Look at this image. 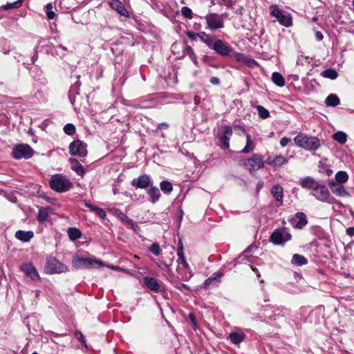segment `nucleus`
Segmentation results:
<instances>
[{
    "label": "nucleus",
    "mask_w": 354,
    "mask_h": 354,
    "mask_svg": "<svg viewBox=\"0 0 354 354\" xmlns=\"http://www.w3.org/2000/svg\"><path fill=\"white\" fill-rule=\"evenodd\" d=\"M295 144L307 151H315L321 146L320 140L315 136L299 133L294 138Z\"/></svg>",
    "instance_id": "nucleus-1"
},
{
    "label": "nucleus",
    "mask_w": 354,
    "mask_h": 354,
    "mask_svg": "<svg viewBox=\"0 0 354 354\" xmlns=\"http://www.w3.org/2000/svg\"><path fill=\"white\" fill-rule=\"evenodd\" d=\"M218 55L223 57L234 55L238 61H245L246 57L240 53L234 52L232 47L223 40L218 39L213 49Z\"/></svg>",
    "instance_id": "nucleus-2"
},
{
    "label": "nucleus",
    "mask_w": 354,
    "mask_h": 354,
    "mask_svg": "<svg viewBox=\"0 0 354 354\" xmlns=\"http://www.w3.org/2000/svg\"><path fill=\"white\" fill-rule=\"evenodd\" d=\"M72 265L77 269H85L91 268H100L104 264L100 260L95 258H82L75 257L73 258Z\"/></svg>",
    "instance_id": "nucleus-3"
},
{
    "label": "nucleus",
    "mask_w": 354,
    "mask_h": 354,
    "mask_svg": "<svg viewBox=\"0 0 354 354\" xmlns=\"http://www.w3.org/2000/svg\"><path fill=\"white\" fill-rule=\"evenodd\" d=\"M310 194L317 200L324 203L332 204L335 200L333 197L330 196V192L326 186L319 183H318L313 188Z\"/></svg>",
    "instance_id": "nucleus-4"
},
{
    "label": "nucleus",
    "mask_w": 354,
    "mask_h": 354,
    "mask_svg": "<svg viewBox=\"0 0 354 354\" xmlns=\"http://www.w3.org/2000/svg\"><path fill=\"white\" fill-rule=\"evenodd\" d=\"M50 186L57 192H65L71 188V183L64 176L55 174L51 177Z\"/></svg>",
    "instance_id": "nucleus-5"
},
{
    "label": "nucleus",
    "mask_w": 354,
    "mask_h": 354,
    "mask_svg": "<svg viewBox=\"0 0 354 354\" xmlns=\"http://www.w3.org/2000/svg\"><path fill=\"white\" fill-rule=\"evenodd\" d=\"M270 14L275 17L279 23L285 27H290L292 24V19L288 12L280 9L277 6L271 7Z\"/></svg>",
    "instance_id": "nucleus-6"
},
{
    "label": "nucleus",
    "mask_w": 354,
    "mask_h": 354,
    "mask_svg": "<svg viewBox=\"0 0 354 354\" xmlns=\"http://www.w3.org/2000/svg\"><path fill=\"white\" fill-rule=\"evenodd\" d=\"M243 165L250 173L252 174L264 167L263 156L260 154L254 153L252 157L244 160Z\"/></svg>",
    "instance_id": "nucleus-7"
},
{
    "label": "nucleus",
    "mask_w": 354,
    "mask_h": 354,
    "mask_svg": "<svg viewBox=\"0 0 354 354\" xmlns=\"http://www.w3.org/2000/svg\"><path fill=\"white\" fill-rule=\"evenodd\" d=\"M46 272L50 274L66 272L67 266L59 262L56 258L50 257L46 260Z\"/></svg>",
    "instance_id": "nucleus-8"
},
{
    "label": "nucleus",
    "mask_w": 354,
    "mask_h": 354,
    "mask_svg": "<svg viewBox=\"0 0 354 354\" xmlns=\"http://www.w3.org/2000/svg\"><path fill=\"white\" fill-rule=\"evenodd\" d=\"M207 28L212 31H216L224 27V18L223 15L209 13L205 17Z\"/></svg>",
    "instance_id": "nucleus-9"
},
{
    "label": "nucleus",
    "mask_w": 354,
    "mask_h": 354,
    "mask_svg": "<svg viewBox=\"0 0 354 354\" xmlns=\"http://www.w3.org/2000/svg\"><path fill=\"white\" fill-rule=\"evenodd\" d=\"M232 129L230 126L223 125L218 131L217 136L221 142V148L227 149L230 147V140L232 136Z\"/></svg>",
    "instance_id": "nucleus-10"
},
{
    "label": "nucleus",
    "mask_w": 354,
    "mask_h": 354,
    "mask_svg": "<svg viewBox=\"0 0 354 354\" xmlns=\"http://www.w3.org/2000/svg\"><path fill=\"white\" fill-rule=\"evenodd\" d=\"M33 152V149L28 145L20 144L13 148L12 156L16 160L28 159L32 156Z\"/></svg>",
    "instance_id": "nucleus-11"
},
{
    "label": "nucleus",
    "mask_w": 354,
    "mask_h": 354,
    "mask_svg": "<svg viewBox=\"0 0 354 354\" xmlns=\"http://www.w3.org/2000/svg\"><path fill=\"white\" fill-rule=\"evenodd\" d=\"M291 237V234L286 229H276L270 236V241L274 245H283L290 240Z\"/></svg>",
    "instance_id": "nucleus-12"
},
{
    "label": "nucleus",
    "mask_w": 354,
    "mask_h": 354,
    "mask_svg": "<svg viewBox=\"0 0 354 354\" xmlns=\"http://www.w3.org/2000/svg\"><path fill=\"white\" fill-rule=\"evenodd\" d=\"M69 152L72 156L84 158L87 156L86 145L80 140H74L69 145Z\"/></svg>",
    "instance_id": "nucleus-13"
},
{
    "label": "nucleus",
    "mask_w": 354,
    "mask_h": 354,
    "mask_svg": "<svg viewBox=\"0 0 354 354\" xmlns=\"http://www.w3.org/2000/svg\"><path fill=\"white\" fill-rule=\"evenodd\" d=\"M131 184L133 187L140 189H146L152 185L149 176L147 174L140 175L137 178H133Z\"/></svg>",
    "instance_id": "nucleus-14"
},
{
    "label": "nucleus",
    "mask_w": 354,
    "mask_h": 354,
    "mask_svg": "<svg viewBox=\"0 0 354 354\" xmlns=\"http://www.w3.org/2000/svg\"><path fill=\"white\" fill-rule=\"evenodd\" d=\"M21 270L24 272V274L30 277L32 280H38L39 279V275L37 272L36 268L33 266L32 263H24L21 266Z\"/></svg>",
    "instance_id": "nucleus-15"
},
{
    "label": "nucleus",
    "mask_w": 354,
    "mask_h": 354,
    "mask_svg": "<svg viewBox=\"0 0 354 354\" xmlns=\"http://www.w3.org/2000/svg\"><path fill=\"white\" fill-rule=\"evenodd\" d=\"M290 221L294 227L301 229L307 224L306 216L304 212H297Z\"/></svg>",
    "instance_id": "nucleus-16"
},
{
    "label": "nucleus",
    "mask_w": 354,
    "mask_h": 354,
    "mask_svg": "<svg viewBox=\"0 0 354 354\" xmlns=\"http://www.w3.org/2000/svg\"><path fill=\"white\" fill-rule=\"evenodd\" d=\"M109 5L111 7V8L115 10L120 15L126 17H129V12L127 11L124 6L122 4V3L119 0H111V1L109 2Z\"/></svg>",
    "instance_id": "nucleus-17"
},
{
    "label": "nucleus",
    "mask_w": 354,
    "mask_h": 354,
    "mask_svg": "<svg viewBox=\"0 0 354 354\" xmlns=\"http://www.w3.org/2000/svg\"><path fill=\"white\" fill-rule=\"evenodd\" d=\"M328 185L332 192L336 196L340 197L349 196V193L345 189L343 185L335 182H330Z\"/></svg>",
    "instance_id": "nucleus-18"
},
{
    "label": "nucleus",
    "mask_w": 354,
    "mask_h": 354,
    "mask_svg": "<svg viewBox=\"0 0 354 354\" xmlns=\"http://www.w3.org/2000/svg\"><path fill=\"white\" fill-rule=\"evenodd\" d=\"M198 37L212 50L214 49V46L216 44V41L218 39L215 36L207 34L205 32H199Z\"/></svg>",
    "instance_id": "nucleus-19"
},
{
    "label": "nucleus",
    "mask_w": 354,
    "mask_h": 354,
    "mask_svg": "<svg viewBox=\"0 0 354 354\" xmlns=\"http://www.w3.org/2000/svg\"><path fill=\"white\" fill-rule=\"evenodd\" d=\"M144 283L145 285L151 290L158 292L160 290V286L158 281L151 277H145L144 278Z\"/></svg>",
    "instance_id": "nucleus-20"
},
{
    "label": "nucleus",
    "mask_w": 354,
    "mask_h": 354,
    "mask_svg": "<svg viewBox=\"0 0 354 354\" xmlns=\"http://www.w3.org/2000/svg\"><path fill=\"white\" fill-rule=\"evenodd\" d=\"M299 183L301 187L307 189H311L312 191L318 182H317L313 177L306 176L301 178Z\"/></svg>",
    "instance_id": "nucleus-21"
},
{
    "label": "nucleus",
    "mask_w": 354,
    "mask_h": 354,
    "mask_svg": "<svg viewBox=\"0 0 354 354\" xmlns=\"http://www.w3.org/2000/svg\"><path fill=\"white\" fill-rule=\"evenodd\" d=\"M270 192L276 201L281 202V204L283 198V187L281 185L276 184L272 187Z\"/></svg>",
    "instance_id": "nucleus-22"
},
{
    "label": "nucleus",
    "mask_w": 354,
    "mask_h": 354,
    "mask_svg": "<svg viewBox=\"0 0 354 354\" xmlns=\"http://www.w3.org/2000/svg\"><path fill=\"white\" fill-rule=\"evenodd\" d=\"M52 213V208L50 207H41L38 211L37 220L39 223H44L47 221L49 215Z\"/></svg>",
    "instance_id": "nucleus-23"
},
{
    "label": "nucleus",
    "mask_w": 354,
    "mask_h": 354,
    "mask_svg": "<svg viewBox=\"0 0 354 354\" xmlns=\"http://www.w3.org/2000/svg\"><path fill=\"white\" fill-rule=\"evenodd\" d=\"M223 274L221 272H216L213 273L209 278L204 282V288L208 289L212 284H216L218 282L220 279L223 277Z\"/></svg>",
    "instance_id": "nucleus-24"
},
{
    "label": "nucleus",
    "mask_w": 354,
    "mask_h": 354,
    "mask_svg": "<svg viewBox=\"0 0 354 354\" xmlns=\"http://www.w3.org/2000/svg\"><path fill=\"white\" fill-rule=\"evenodd\" d=\"M33 236L32 231L18 230L15 233V237L22 242H28Z\"/></svg>",
    "instance_id": "nucleus-25"
},
{
    "label": "nucleus",
    "mask_w": 354,
    "mask_h": 354,
    "mask_svg": "<svg viewBox=\"0 0 354 354\" xmlns=\"http://www.w3.org/2000/svg\"><path fill=\"white\" fill-rule=\"evenodd\" d=\"M147 194L149 196V201L152 203H156L159 201L160 197V192L158 187L152 186L151 185L147 190Z\"/></svg>",
    "instance_id": "nucleus-26"
},
{
    "label": "nucleus",
    "mask_w": 354,
    "mask_h": 354,
    "mask_svg": "<svg viewBox=\"0 0 354 354\" xmlns=\"http://www.w3.org/2000/svg\"><path fill=\"white\" fill-rule=\"evenodd\" d=\"M245 136L246 145L245 147L242 149L241 152L243 153H250L254 151L256 144L254 140L252 138L251 135L245 133Z\"/></svg>",
    "instance_id": "nucleus-27"
},
{
    "label": "nucleus",
    "mask_w": 354,
    "mask_h": 354,
    "mask_svg": "<svg viewBox=\"0 0 354 354\" xmlns=\"http://www.w3.org/2000/svg\"><path fill=\"white\" fill-rule=\"evenodd\" d=\"M228 338L232 344L239 345L245 339V335L243 332H232L230 333Z\"/></svg>",
    "instance_id": "nucleus-28"
},
{
    "label": "nucleus",
    "mask_w": 354,
    "mask_h": 354,
    "mask_svg": "<svg viewBox=\"0 0 354 354\" xmlns=\"http://www.w3.org/2000/svg\"><path fill=\"white\" fill-rule=\"evenodd\" d=\"M71 169L77 175L83 176L85 174V169L83 166L75 158L70 159Z\"/></svg>",
    "instance_id": "nucleus-29"
},
{
    "label": "nucleus",
    "mask_w": 354,
    "mask_h": 354,
    "mask_svg": "<svg viewBox=\"0 0 354 354\" xmlns=\"http://www.w3.org/2000/svg\"><path fill=\"white\" fill-rule=\"evenodd\" d=\"M279 311L278 308L267 306L263 308V314L266 317H268L270 320H274L276 319L277 312Z\"/></svg>",
    "instance_id": "nucleus-30"
},
{
    "label": "nucleus",
    "mask_w": 354,
    "mask_h": 354,
    "mask_svg": "<svg viewBox=\"0 0 354 354\" xmlns=\"http://www.w3.org/2000/svg\"><path fill=\"white\" fill-rule=\"evenodd\" d=\"M178 262L181 263L183 265V266L187 270V273H186L185 275H183L182 277L183 278V280L184 281H188L189 280L192 276H193V273L190 270V268H189V266L188 264V263L187 262L186 259H185V257H183V258H181V259H179L178 260Z\"/></svg>",
    "instance_id": "nucleus-31"
},
{
    "label": "nucleus",
    "mask_w": 354,
    "mask_h": 354,
    "mask_svg": "<svg viewBox=\"0 0 354 354\" xmlns=\"http://www.w3.org/2000/svg\"><path fill=\"white\" fill-rule=\"evenodd\" d=\"M340 103L339 99L335 94H330L325 100V104L328 106H336Z\"/></svg>",
    "instance_id": "nucleus-32"
},
{
    "label": "nucleus",
    "mask_w": 354,
    "mask_h": 354,
    "mask_svg": "<svg viewBox=\"0 0 354 354\" xmlns=\"http://www.w3.org/2000/svg\"><path fill=\"white\" fill-rule=\"evenodd\" d=\"M272 162L274 163L273 167L277 169L286 165L288 162V160L283 156L279 155L274 157Z\"/></svg>",
    "instance_id": "nucleus-33"
},
{
    "label": "nucleus",
    "mask_w": 354,
    "mask_h": 354,
    "mask_svg": "<svg viewBox=\"0 0 354 354\" xmlns=\"http://www.w3.org/2000/svg\"><path fill=\"white\" fill-rule=\"evenodd\" d=\"M308 262L307 259L301 255L295 254L292 256L291 263L297 266H301L306 264Z\"/></svg>",
    "instance_id": "nucleus-34"
},
{
    "label": "nucleus",
    "mask_w": 354,
    "mask_h": 354,
    "mask_svg": "<svg viewBox=\"0 0 354 354\" xmlns=\"http://www.w3.org/2000/svg\"><path fill=\"white\" fill-rule=\"evenodd\" d=\"M272 80L278 86L282 87L285 85V80L279 73L274 72L272 75Z\"/></svg>",
    "instance_id": "nucleus-35"
},
{
    "label": "nucleus",
    "mask_w": 354,
    "mask_h": 354,
    "mask_svg": "<svg viewBox=\"0 0 354 354\" xmlns=\"http://www.w3.org/2000/svg\"><path fill=\"white\" fill-rule=\"evenodd\" d=\"M333 138L343 145L347 141V135L343 131H337L333 135Z\"/></svg>",
    "instance_id": "nucleus-36"
},
{
    "label": "nucleus",
    "mask_w": 354,
    "mask_h": 354,
    "mask_svg": "<svg viewBox=\"0 0 354 354\" xmlns=\"http://www.w3.org/2000/svg\"><path fill=\"white\" fill-rule=\"evenodd\" d=\"M322 75L325 78L335 80L338 76V73L335 69L329 68L322 71Z\"/></svg>",
    "instance_id": "nucleus-37"
},
{
    "label": "nucleus",
    "mask_w": 354,
    "mask_h": 354,
    "mask_svg": "<svg viewBox=\"0 0 354 354\" xmlns=\"http://www.w3.org/2000/svg\"><path fill=\"white\" fill-rule=\"evenodd\" d=\"M68 236L71 240L75 241L78 239L82 236V232L80 230L75 227H71L68 230Z\"/></svg>",
    "instance_id": "nucleus-38"
},
{
    "label": "nucleus",
    "mask_w": 354,
    "mask_h": 354,
    "mask_svg": "<svg viewBox=\"0 0 354 354\" xmlns=\"http://www.w3.org/2000/svg\"><path fill=\"white\" fill-rule=\"evenodd\" d=\"M161 190L166 194H170L173 190L172 184L167 180H163L160 183Z\"/></svg>",
    "instance_id": "nucleus-39"
},
{
    "label": "nucleus",
    "mask_w": 354,
    "mask_h": 354,
    "mask_svg": "<svg viewBox=\"0 0 354 354\" xmlns=\"http://www.w3.org/2000/svg\"><path fill=\"white\" fill-rule=\"evenodd\" d=\"M184 53L189 56L190 59L194 63L196 66H198V62L197 61V57L194 53V49L190 46H186L184 50Z\"/></svg>",
    "instance_id": "nucleus-40"
},
{
    "label": "nucleus",
    "mask_w": 354,
    "mask_h": 354,
    "mask_svg": "<svg viewBox=\"0 0 354 354\" xmlns=\"http://www.w3.org/2000/svg\"><path fill=\"white\" fill-rule=\"evenodd\" d=\"M348 179V174L344 171H339L335 174V180L339 183H344Z\"/></svg>",
    "instance_id": "nucleus-41"
},
{
    "label": "nucleus",
    "mask_w": 354,
    "mask_h": 354,
    "mask_svg": "<svg viewBox=\"0 0 354 354\" xmlns=\"http://www.w3.org/2000/svg\"><path fill=\"white\" fill-rule=\"evenodd\" d=\"M259 116L262 119H266L270 117L269 111L261 105H257L256 107Z\"/></svg>",
    "instance_id": "nucleus-42"
},
{
    "label": "nucleus",
    "mask_w": 354,
    "mask_h": 354,
    "mask_svg": "<svg viewBox=\"0 0 354 354\" xmlns=\"http://www.w3.org/2000/svg\"><path fill=\"white\" fill-rule=\"evenodd\" d=\"M46 13L48 19H53L55 17V12L53 10V5L51 3H49L46 5Z\"/></svg>",
    "instance_id": "nucleus-43"
},
{
    "label": "nucleus",
    "mask_w": 354,
    "mask_h": 354,
    "mask_svg": "<svg viewBox=\"0 0 354 354\" xmlns=\"http://www.w3.org/2000/svg\"><path fill=\"white\" fill-rule=\"evenodd\" d=\"M76 131L75 127L73 124L68 123L64 127V131L66 134L72 136L75 134Z\"/></svg>",
    "instance_id": "nucleus-44"
},
{
    "label": "nucleus",
    "mask_w": 354,
    "mask_h": 354,
    "mask_svg": "<svg viewBox=\"0 0 354 354\" xmlns=\"http://www.w3.org/2000/svg\"><path fill=\"white\" fill-rule=\"evenodd\" d=\"M181 13L185 18H187L188 19H191L193 17V14H192V10L187 6H184L182 8Z\"/></svg>",
    "instance_id": "nucleus-45"
},
{
    "label": "nucleus",
    "mask_w": 354,
    "mask_h": 354,
    "mask_svg": "<svg viewBox=\"0 0 354 354\" xmlns=\"http://www.w3.org/2000/svg\"><path fill=\"white\" fill-rule=\"evenodd\" d=\"M149 251L153 254L158 256L160 254L161 250L160 245L157 243H153L151 245Z\"/></svg>",
    "instance_id": "nucleus-46"
},
{
    "label": "nucleus",
    "mask_w": 354,
    "mask_h": 354,
    "mask_svg": "<svg viewBox=\"0 0 354 354\" xmlns=\"http://www.w3.org/2000/svg\"><path fill=\"white\" fill-rule=\"evenodd\" d=\"M174 287L180 290V291H183L184 290H187V291H189L190 290V288L185 283H180V282H176L175 284H174Z\"/></svg>",
    "instance_id": "nucleus-47"
},
{
    "label": "nucleus",
    "mask_w": 354,
    "mask_h": 354,
    "mask_svg": "<svg viewBox=\"0 0 354 354\" xmlns=\"http://www.w3.org/2000/svg\"><path fill=\"white\" fill-rule=\"evenodd\" d=\"M22 1L23 0H18L12 3L7 4L6 6H5V9L7 10L10 8H17L21 6Z\"/></svg>",
    "instance_id": "nucleus-48"
},
{
    "label": "nucleus",
    "mask_w": 354,
    "mask_h": 354,
    "mask_svg": "<svg viewBox=\"0 0 354 354\" xmlns=\"http://www.w3.org/2000/svg\"><path fill=\"white\" fill-rule=\"evenodd\" d=\"M95 213L101 218L104 219L106 216V214L104 209L97 207Z\"/></svg>",
    "instance_id": "nucleus-49"
},
{
    "label": "nucleus",
    "mask_w": 354,
    "mask_h": 354,
    "mask_svg": "<svg viewBox=\"0 0 354 354\" xmlns=\"http://www.w3.org/2000/svg\"><path fill=\"white\" fill-rule=\"evenodd\" d=\"M198 33H194L192 31H187L186 33V35L188 38L191 39L192 40H195L196 37H198Z\"/></svg>",
    "instance_id": "nucleus-50"
},
{
    "label": "nucleus",
    "mask_w": 354,
    "mask_h": 354,
    "mask_svg": "<svg viewBox=\"0 0 354 354\" xmlns=\"http://www.w3.org/2000/svg\"><path fill=\"white\" fill-rule=\"evenodd\" d=\"M84 204L87 208H88L91 211H92L93 212H95L97 208V207L89 203L88 202H87L86 201L84 202Z\"/></svg>",
    "instance_id": "nucleus-51"
},
{
    "label": "nucleus",
    "mask_w": 354,
    "mask_h": 354,
    "mask_svg": "<svg viewBox=\"0 0 354 354\" xmlns=\"http://www.w3.org/2000/svg\"><path fill=\"white\" fill-rule=\"evenodd\" d=\"M290 142V139L287 137H283L280 140V145L281 147H286Z\"/></svg>",
    "instance_id": "nucleus-52"
},
{
    "label": "nucleus",
    "mask_w": 354,
    "mask_h": 354,
    "mask_svg": "<svg viewBox=\"0 0 354 354\" xmlns=\"http://www.w3.org/2000/svg\"><path fill=\"white\" fill-rule=\"evenodd\" d=\"M75 335L76 337L78 338V339L83 344H85V339H84V337L83 335V334L80 332V331H77L75 333Z\"/></svg>",
    "instance_id": "nucleus-53"
},
{
    "label": "nucleus",
    "mask_w": 354,
    "mask_h": 354,
    "mask_svg": "<svg viewBox=\"0 0 354 354\" xmlns=\"http://www.w3.org/2000/svg\"><path fill=\"white\" fill-rule=\"evenodd\" d=\"M209 82L214 85H218L220 84V80L216 77H212L209 79Z\"/></svg>",
    "instance_id": "nucleus-54"
},
{
    "label": "nucleus",
    "mask_w": 354,
    "mask_h": 354,
    "mask_svg": "<svg viewBox=\"0 0 354 354\" xmlns=\"http://www.w3.org/2000/svg\"><path fill=\"white\" fill-rule=\"evenodd\" d=\"M257 249V247L255 245H250V246H248L245 250H244V253L245 254H248V253H250V252H252L254 250H256Z\"/></svg>",
    "instance_id": "nucleus-55"
},
{
    "label": "nucleus",
    "mask_w": 354,
    "mask_h": 354,
    "mask_svg": "<svg viewBox=\"0 0 354 354\" xmlns=\"http://www.w3.org/2000/svg\"><path fill=\"white\" fill-rule=\"evenodd\" d=\"M273 159H274V157L268 156V157L267 158V159L264 161V165H265V164H267V165H270V166L273 167V164H274V163L272 162Z\"/></svg>",
    "instance_id": "nucleus-56"
},
{
    "label": "nucleus",
    "mask_w": 354,
    "mask_h": 354,
    "mask_svg": "<svg viewBox=\"0 0 354 354\" xmlns=\"http://www.w3.org/2000/svg\"><path fill=\"white\" fill-rule=\"evenodd\" d=\"M177 255L178 257V259H181V258H183V257H185V254H184L183 249H181V248H177Z\"/></svg>",
    "instance_id": "nucleus-57"
},
{
    "label": "nucleus",
    "mask_w": 354,
    "mask_h": 354,
    "mask_svg": "<svg viewBox=\"0 0 354 354\" xmlns=\"http://www.w3.org/2000/svg\"><path fill=\"white\" fill-rule=\"evenodd\" d=\"M346 234L350 236H354V227H350L346 229Z\"/></svg>",
    "instance_id": "nucleus-58"
},
{
    "label": "nucleus",
    "mask_w": 354,
    "mask_h": 354,
    "mask_svg": "<svg viewBox=\"0 0 354 354\" xmlns=\"http://www.w3.org/2000/svg\"><path fill=\"white\" fill-rule=\"evenodd\" d=\"M263 186V183L262 180H260L258 182L257 185V192L259 193L260 192V190L262 189Z\"/></svg>",
    "instance_id": "nucleus-59"
},
{
    "label": "nucleus",
    "mask_w": 354,
    "mask_h": 354,
    "mask_svg": "<svg viewBox=\"0 0 354 354\" xmlns=\"http://www.w3.org/2000/svg\"><path fill=\"white\" fill-rule=\"evenodd\" d=\"M315 37H316L317 39L319 41H322L324 38L322 33L319 31L316 32Z\"/></svg>",
    "instance_id": "nucleus-60"
},
{
    "label": "nucleus",
    "mask_w": 354,
    "mask_h": 354,
    "mask_svg": "<svg viewBox=\"0 0 354 354\" xmlns=\"http://www.w3.org/2000/svg\"><path fill=\"white\" fill-rule=\"evenodd\" d=\"M108 267L113 270H120L124 272V270L123 268H121L117 266H108Z\"/></svg>",
    "instance_id": "nucleus-61"
},
{
    "label": "nucleus",
    "mask_w": 354,
    "mask_h": 354,
    "mask_svg": "<svg viewBox=\"0 0 354 354\" xmlns=\"http://www.w3.org/2000/svg\"><path fill=\"white\" fill-rule=\"evenodd\" d=\"M38 55L36 52H35L34 55L31 57L30 64H34L35 62L37 59Z\"/></svg>",
    "instance_id": "nucleus-62"
},
{
    "label": "nucleus",
    "mask_w": 354,
    "mask_h": 354,
    "mask_svg": "<svg viewBox=\"0 0 354 354\" xmlns=\"http://www.w3.org/2000/svg\"><path fill=\"white\" fill-rule=\"evenodd\" d=\"M128 223H129L133 229L138 227V225L135 223L131 219H128Z\"/></svg>",
    "instance_id": "nucleus-63"
},
{
    "label": "nucleus",
    "mask_w": 354,
    "mask_h": 354,
    "mask_svg": "<svg viewBox=\"0 0 354 354\" xmlns=\"http://www.w3.org/2000/svg\"><path fill=\"white\" fill-rule=\"evenodd\" d=\"M168 127H169L168 124H167L165 122L160 123L158 125L159 129H162V128L167 129Z\"/></svg>",
    "instance_id": "nucleus-64"
}]
</instances>
